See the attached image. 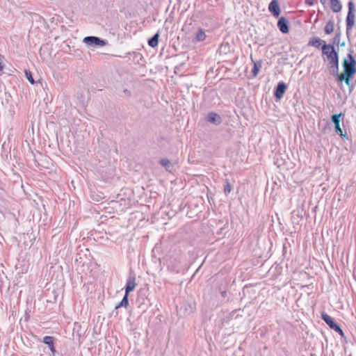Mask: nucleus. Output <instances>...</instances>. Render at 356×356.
<instances>
[{
	"instance_id": "obj_1",
	"label": "nucleus",
	"mask_w": 356,
	"mask_h": 356,
	"mask_svg": "<svg viewBox=\"0 0 356 356\" xmlns=\"http://www.w3.org/2000/svg\"><path fill=\"white\" fill-rule=\"evenodd\" d=\"M322 54L324 56L323 60L327 61V67L331 75H337L339 67V54L334 46L330 44H325L321 47Z\"/></svg>"
},
{
	"instance_id": "obj_2",
	"label": "nucleus",
	"mask_w": 356,
	"mask_h": 356,
	"mask_svg": "<svg viewBox=\"0 0 356 356\" xmlns=\"http://www.w3.org/2000/svg\"><path fill=\"white\" fill-rule=\"evenodd\" d=\"M353 52V50H350V53L347 54V56L343 58L342 62L343 72H342L341 74H355L356 60L355 59L352 54Z\"/></svg>"
},
{
	"instance_id": "obj_3",
	"label": "nucleus",
	"mask_w": 356,
	"mask_h": 356,
	"mask_svg": "<svg viewBox=\"0 0 356 356\" xmlns=\"http://www.w3.org/2000/svg\"><path fill=\"white\" fill-rule=\"evenodd\" d=\"M348 15L346 17V34L348 36L349 32L353 29L354 24H355V4L352 1L348 2Z\"/></svg>"
},
{
	"instance_id": "obj_4",
	"label": "nucleus",
	"mask_w": 356,
	"mask_h": 356,
	"mask_svg": "<svg viewBox=\"0 0 356 356\" xmlns=\"http://www.w3.org/2000/svg\"><path fill=\"white\" fill-rule=\"evenodd\" d=\"M343 113H340L339 114H334L332 115L331 117V121L334 124V131L339 135L342 138L348 139V136L346 132L344 134L343 133V131L340 127V120L341 117L343 116Z\"/></svg>"
},
{
	"instance_id": "obj_5",
	"label": "nucleus",
	"mask_w": 356,
	"mask_h": 356,
	"mask_svg": "<svg viewBox=\"0 0 356 356\" xmlns=\"http://www.w3.org/2000/svg\"><path fill=\"white\" fill-rule=\"evenodd\" d=\"M336 77V80L338 83H341L343 81L349 87L350 92L354 88V85L351 83V79L353 78L354 75L352 74H341L337 72V75H333Z\"/></svg>"
},
{
	"instance_id": "obj_6",
	"label": "nucleus",
	"mask_w": 356,
	"mask_h": 356,
	"mask_svg": "<svg viewBox=\"0 0 356 356\" xmlns=\"http://www.w3.org/2000/svg\"><path fill=\"white\" fill-rule=\"evenodd\" d=\"M159 164L165 169L168 172L173 173L175 171V162L170 161L168 159H161L159 161Z\"/></svg>"
},
{
	"instance_id": "obj_7",
	"label": "nucleus",
	"mask_w": 356,
	"mask_h": 356,
	"mask_svg": "<svg viewBox=\"0 0 356 356\" xmlns=\"http://www.w3.org/2000/svg\"><path fill=\"white\" fill-rule=\"evenodd\" d=\"M287 86L283 81L279 82L275 89L274 95L276 99H280L285 93Z\"/></svg>"
},
{
	"instance_id": "obj_8",
	"label": "nucleus",
	"mask_w": 356,
	"mask_h": 356,
	"mask_svg": "<svg viewBox=\"0 0 356 356\" xmlns=\"http://www.w3.org/2000/svg\"><path fill=\"white\" fill-rule=\"evenodd\" d=\"M207 121L215 125H220L222 123V118L215 112H209L206 118Z\"/></svg>"
},
{
	"instance_id": "obj_9",
	"label": "nucleus",
	"mask_w": 356,
	"mask_h": 356,
	"mask_svg": "<svg viewBox=\"0 0 356 356\" xmlns=\"http://www.w3.org/2000/svg\"><path fill=\"white\" fill-rule=\"evenodd\" d=\"M321 318L327 323V325L333 330L339 325L335 321L327 314L323 312L321 313Z\"/></svg>"
},
{
	"instance_id": "obj_10",
	"label": "nucleus",
	"mask_w": 356,
	"mask_h": 356,
	"mask_svg": "<svg viewBox=\"0 0 356 356\" xmlns=\"http://www.w3.org/2000/svg\"><path fill=\"white\" fill-rule=\"evenodd\" d=\"M277 27L282 33H288L289 31V22L286 17H282L278 19Z\"/></svg>"
},
{
	"instance_id": "obj_11",
	"label": "nucleus",
	"mask_w": 356,
	"mask_h": 356,
	"mask_svg": "<svg viewBox=\"0 0 356 356\" xmlns=\"http://www.w3.org/2000/svg\"><path fill=\"white\" fill-rule=\"evenodd\" d=\"M268 10L274 17H278L281 12L278 1L272 0L268 5Z\"/></svg>"
},
{
	"instance_id": "obj_12",
	"label": "nucleus",
	"mask_w": 356,
	"mask_h": 356,
	"mask_svg": "<svg viewBox=\"0 0 356 356\" xmlns=\"http://www.w3.org/2000/svg\"><path fill=\"white\" fill-rule=\"evenodd\" d=\"M136 277L134 276L129 277L126 284L127 295H128L131 291H134L136 288Z\"/></svg>"
},
{
	"instance_id": "obj_13",
	"label": "nucleus",
	"mask_w": 356,
	"mask_h": 356,
	"mask_svg": "<svg viewBox=\"0 0 356 356\" xmlns=\"http://www.w3.org/2000/svg\"><path fill=\"white\" fill-rule=\"evenodd\" d=\"M251 58V60L254 63V66H253V68L252 70V76L254 77L257 76L259 72V70L261 69V66H262V60H259L258 61H254L253 59H252V56H250Z\"/></svg>"
},
{
	"instance_id": "obj_14",
	"label": "nucleus",
	"mask_w": 356,
	"mask_h": 356,
	"mask_svg": "<svg viewBox=\"0 0 356 356\" xmlns=\"http://www.w3.org/2000/svg\"><path fill=\"white\" fill-rule=\"evenodd\" d=\"M321 44H323H323H326V42L325 40H323L318 37H314L309 41L308 45L314 46L316 48H319V46Z\"/></svg>"
},
{
	"instance_id": "obj_15",
	"label": "nucleus",
	"mask_w": 356,
	"mask_h": 356,
	"mask_svg": "<svg viewBox=\"0 0 356 356\" xmlns=\"http://www.w3.org/2000/svg\"><path fill=\"white\" fill-rule=\"evenodd\" d=\"M334 29V21L333 19H330L327 22L324 28V31L327 35H330L333 33Z\"/></svg>"
},
{
	"instance_id": "obj_16",
	"label": "nucleus",
	"mask_w": 356,
	"mask_h": 356,
	"mask_svg": "<svg viewBox=\"0 0 356 356\" xmlns=\"http://www.w3.org/2000/svg\"><path fill=\"white\" fill-rule=\"evenodd\" d=\"M330 8L334 13H339L341 10L342 6L339 0H330Z\"/></svg>"
},
{
	"instance_id": "obj_17",
	"label": "nucleus",
	"mask_w": 356,
	"mask_h": 356,
	"mask_svg": "<svg viewBox=\"0 0 356 356\" xmlns=\"http://www.w3.org/2000/svg\"><path fill=\"white\" fill-rule=\"evenodd\" d=\"M206 34L205 32L202 29H199L197 31L195 38H193V42H202L206 38Z\"/></svg>"
},
{
	"instance_id": "obj_18",
	"label": "nucleus",
	"mask_w": 356,
	"mask_h": 356,
	"mask_svg": "<svg viewBox=\"0 0 356 356\" xmlns=\"http://www.w3.org/2000/svg\"><path fill=\"white\" fill-rule=\"evenodd\" d=\"M43 342L48 345L50 350L52 353L55 352V348L54 346V339L52 337L50 336H46L43 338Z\"/></svg>"
},
{
	"instance_id": "obj_19",
	"label": "nucleus",
	"mask_w": 356,
	"mask_h": 356,
	"mask_svg": "<svg viewBox=\"0 0 356 356\" xmlns=\"http://www.w3.org/2000/svg\"><path fill=\"white\" fill-rule=\"evenodd\" d=\"M84 41L86 42H90L91 43H94V44H98V45L99 44L102 45L104 44V42L102 40H101L99 38H98L97 37H93V36L85 38Z\"/></svg>"
},
{
	"instance_id": "obj_20",
	"label": "nucleus",
	"mask_w": 356,
	"mask_h": 356,
	"mask_svg": "<svg viewBox=\"0 0 356 356\" xmlns=\"http://www.w3.org/2000/svg\"><path fill=\"white\" fill-rule=\"evenodd\" d=\"M340 40H341V31H339L336 33L334 37L332 38V43L331 44H333V46H334V44L339 45L340 44Z\"/></svg>"
},
{
	"instance_id": "obj_21",
	"label": "nucleus",
	"mask_w": 356,
	"mask_h": 356,
	"mask_svg": "<svg viewBox=\"0 0 356 356\" xmlns=\"http://www.w3.org/2000/svg\"><path fill=\"white\" fill-rule=\"evenodd\" d=\"M129 304V301H128V295H127V293H125V296H124V298H122V301L120 302V305L116 307V308H118L120 306H124V307H127Z\"/></svg>"
},
{
	"instance_id": "obj_22",
	"label": "nucleus",
	"mask_w": 356,
	"mask_h": 356,
	"mask_svg": "<svg viewBox=\"0 0 356 356\" xmlns=\"http://www.w3.org/2000/svg\"><path fill=\"white\" fill-rule=\"evenodd\" d=\"M232 191V186L227 181L225 185L224 186V192L225 194L229 193Z\"/></svg>"
},
{
	"instance_id": "obj_23",
	"label": "nucleus",
	"mask_w": 356,
	"mask_h": 356,
	"mask_svg": "<svg viewBox=\"0 0 356 356\" xmlns=\"http://www.w3.org/2000/svg\"><path fill=\"white\" fill-rule=\"evenodd\" d=\"M149 46L154 47H156V35L152 37V38L148 42Z\"/></svg>"
},
{
	"instance_id": "obj_24",
	"label": "nucleus",
	"mask_w": 356,
	"mask_h": 356,
	"mask_svg": "<svg viewBox=\"0 0 356 356\" xmlns=\"http://www.w3.org/2000/svg\"><path fill=\"white\" fill-rule=\"evenodd\" d=\"M26 75L28 80L30 81V83L32 84L34 83V80L31 76V72L28 73L27 72H26Z\"/></svg>"
},
{
	"instance_id": "obj_25",
	"label": "nucleus",
	"mask_w": 356,
	"mask_h": 356,
	"mask_svg": "<svg viewBox=\"0 0 356 356\" xmlns=\"http://www.w3.org/2000/svg\"><path fill=\"white\" fill-rule=\"evenodd\" d=\"M334 331H335L336 332H337L338 334H339L341 336H342V337L343 336V332L342 329L341 328L340 325H339V326L337 327V328H336V329L334 330Z\"/></svg>"
},
{
	"instance_id": "obj_26",
	"label": "nucleus",
	"mask_w": 356,
	"mask_h": 356,
	"mask_svg": "<svg viewBox=\"0 0 356 356\" xmlns=\"http://www.w3.org/2000/svg\"><path fill=\"white\" fill-rule=\"evenodd\" d=\"M316 2V0H305V3L309 6H313Z\"/></svg>"
},
{
	"instance_id": "obj_27",
	"label": "nucleus",
	"mask_w": 356,
	"mask_h": 356,
	"mask_svg": "<svg viewBox=\"0 0 356 356\" xmlns=\"http://www.w3.org/2000/svg\"><path fill=\"white\" fill-rule=\"evenodd\" d=\"M221 295L222 297H225L227 295V292L225 291H223L221 292Z\"/></svg>"
},
{
	"instance_id": "obj_28",
	"label": "nucleus",
	"mask_w": 356,
	"mask_h": 356,
	"mask_svg": "<svg viewBox=\"0 0 356 356\" xmlns=\"http://www.w3.org/2000/svg\"><path fill=\"white\" fill-rule=\"evenodd\" d=\"M339 45H340L341 47H344L345 46V42H343L340 43Z\"/></svg>"
},
{
	"instance_id": "obj_29",
	"label": "nucleus",
	"mask_w": 356,
	"mask_h": 356,
	"mask_svg": "<svg viewBox=\"0 0 356 356\" xmlns=\"http://www.w3.org/2000/svg\"><path fill=\"white\" fill-rule=\"evenodd\" d=\"M156 37H157V44H158L159 43V33H157Z\"/></svg>"
},
{
	"instance_id": "obj_30",
	"label": "nucleus",
	"mask_w": 356,
	"mask_h": 356,
	"mask_svg": "<svg viewBox=\"0 0 356 356\" xmlns=\"http://www.w3.org/2000/svg\"><path fill=\"white\" fill-rule=\"evenodd\" d=\"M320 1H321V2L322 3H325V2L326 1V0H320Z\"/></svg>"
}]
</instances>
